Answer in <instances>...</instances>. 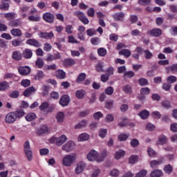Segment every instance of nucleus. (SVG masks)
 Listing matches in <instances>:
<instances>
[{"label": "nucleus", "instance_id": "32", "mask_svg": "<svg viewBox=\"0 0 177 177\" xmlns=\"http://www.w3.org/2000/svg\"><path fill=\"white\" fill-rule=\"evenodd\" d=\"M149 115L150 112H149L147 110H143L138 114V115L140 116V118H142V120L147 119Z\"/></svg>", "mask_w": 177, "mask_h": 177}, {"label": "nucleus", "instance_id": "62", "mask_svg": "<svg viewBox=\"0 0 177 177\" xmlns=\"http://www.w3.org/2000/svg\"><path fill=\"white\" fill-rule=\"evenodd\" d=\"M146 175H147V171L142 169L141 171H140L137 174H136V177H145L146 176Z\"/></svg>", "mask_w": 177, "mask_h": 177}, {"label": "nucleus", "instance_id": "22", "mask_svg": "<svg viewBox=\"0 0 177 177\" xmlns=\"http://www.w3.org/2000/svg\"><path fill=\"white\" fill-rule=\"evenodd\" d=\"M121 120L122 121L118 124V127L120 128H124V127H127L128 124H129V120H128L127 117H122Z\"/></svg>", "mask_w": 177, "mask_h": 177}, {"label": "nucleus", "instance_id": "7", "mask_svg": "<svg viewBox=\"0 0 177 177\" xmlns=\"http://www.w3.org/2000/svg\"><path fill=\"white\" fill-rule=\"evenodd\" d=\"M87 159L88 161L95 160L97 161V162H100V160L99 159V153L95 150H92L88 153Z\"/></svg>", "mask_w": 177, "mask_h": 177}, {"label": "nucleus", "instance_id": "44", "mask_svg": "<svg viewBox=\"0 0 177 177\" xmlns=\"http://www.w3.org/2000/svg\"><path fill=\"white\" fill-rule=\"evenodd\" d=\"M104 93L106 95H109V96H111L113 93H114V88L112 86H109L104 90Z\"/></svg>", "mask_w": 177, "mask_h": 177}, {"label": "nucleus", "instance_id": "45", "mask_svg": "<svg viewBox=\"0 0 177 177\" xmlns=\"http://www.w3.org/2000/svg\"><path fill=\"white\" fill-rule=\"evenodd\" d=\"M22 42L20 39H15L11 41V45L15 47L20 46L21 45Z\"/></svg>", "mask_w": 177, "mask_h": 177}, {"label": "nucleus", "instance_id": "9", "mask_svg": "<svg viewBox=\"0 0 177 177\" xmlns=\"http://www.w3.org/2000/svg\"><path fill=\"white\" fill-rule=\"evenodd\" d=\"M85 167L86 165L84 162H80L76 165V167L75 169V173L76 175H80V174H82L84 170L85 169Z\"/></svg>", "mask_w": 177, "mask_h": 177}, {"label": "nucleus", "instance_id": "21", "mask_svg": "<svg viewBox=\"0 0 177 177\" xmlns=\"http://www.w3.org/2000/svg\"><path fill=\"white\" fill-rule=\"evenodd\" d=\"M23 57V55L20 51L15 50L12 53V59L19 62V60H21Z\"/></svg>", "mask_w": 177, "mask_h": 177}, {"label": "nucleus", "instance_id": "2", "mask_svg": "<svg viewBox=\"0 0 177 177\" xmlns=\"http://www.w3.org/2000/svg\"><path fill=\"white\" fill-rule=\"evenodd\" d=\"M77 156L75 153H71L69 155L65 156L62 159V164L64 167H71L75 162Z\"/></svg>", "mask_w": 177, "mask_h": 177}, {"label": "nucleus", "instance_id": "19", "mask_svg": "<svg viewBox=\"0 0 177 177\" xmlns=\"http://www.w3.org/2000/svg\"><path fill=\"white\" fill-rule=\"evenodd\" d=\"M63 64L65 67H71V66L75 64V60L71 58H67L64 60Z\"/></svg>", "mask_w": 177, "mask_h": 177}, {"label": "nucleus", "instance_id": "55", "mask_svg": "<svg viewBox=\"0 0 177 177\" xmlns=\"http://www.w3.org/2000/svg\"><path fill=\"white\" fill-rule=\"evenodd\" d=\"M171 84L169 83H163L162 88L164 91H166L167 92H169L171 91Z\"/></svg>", "mask_w": 177, "mask_h": 177}, {"label": "nucleus", "instance_id": "52", "mask_svg": "<svg viewBox=\"0 0 177 177\" xmlns=\"http://www.w3.org/2000/svg\"><path fill=\"white\" fill-rule=\"evenodd\" d=\"M19 95L20 94L18 91H14L9 94V96L12 99H17V97H19Z\"/></svg>", "mask_w": 177, "mask_h": 177}, {"label": "nucleus", "instance_id": "4", "mask_svg": "<svg viewBox=\"0 0 177 177\" xmlns=\"http://www.w3.org/2000/svg\"><path fill=\"white\" fill-rule=\"evenodd\" d=\"M75 149V142L69 140L62 146V150L66 153H71Z\"/></svg>", "mask_w": 177, "mask_h": 177}, {"label": "nucleus", "instance_id": "64", "mask_svg": "<svg viewBox=\"0 0 177 177\" xmlns=\"http://www.w3.org/2000/svg\"><path fill=\"white\" fill-rule=\"evenodd\" d=\"M167 70H171L173 73H176L177 71V64H175L171 66L167 67Z\"/></svg>", "mask_w": 177, "mask_h": 177}, {"label": "nucleus", "instance_id": "23", "mask_svg": "<svg viewBox=\"0 0 177 177\" xmlns=\"http://www.w3.org/2000/svg\"><path fill=\"white\" fill-rule=\"evenodd\" d=\"M55 75L57 78H59V80H64V78H66V73L62 69L55 71Z\"/></svg>", "mask_w": 177, "mask_h": 177}, {"label": "nucleus", "instance_id": "48", "mask_svg": "<svg viewBox=\"0 0 177 177\" xmlns=\"http://www.w3.org/2000/svg\"><path fill=\"white\" fill-rule=\"evenodd\" d=\"M138 3L142 6H148L151 3V0H138Z\"/></svg>", "mask_w": 177, "mask_h": 177}, {"label": "nucleus", "instance_id": "6", "mask_svg": "<svg viewBox=\"0 0 177 177\" xmlns=\"http://www.w3.org/2000/svg\"><path fill=\"white\" fill-rule=\"evenodd\" d=\"M67 140V136L65 135L61 136L59 138L53 137L51 139V142L55 143L57 146H62L64 143H65Z\"/></svg>", "mask_w": 177, "mask_h": 177}, {"label": "nucleus", "instance_id": "50", "mask_svg": "<svg viewBox=\"0 0 177 177\" xmlns=\"http://www.w3.org/2000/svg\"><path fill=\"white\" fill-rule=\"evenodd\" d=\"M97 53L99 56L104 57L105 55H107V50L104 48H100L97 50Z\"/></svg>", "mask_w": 177, "mask_h": 177}, {"label": "nucleus", "instance_id": "40", "mask_svg": "<svg viewBox=\"0 0 177 177\" xmlns=\"http://www.w3.org/2000/svg\"><path fill=\"white\" fill-rule=\"evenodd\" d=\"M177 81V77L174 75L169 76L167 79V84H169L170 85L172 84H175Z\"/></svg>", "mask_w": 177, "mask_h": 177}, {"label": "nucleus", "instance_id": "5", "mask_svg": "<svg viewBox=\"0 0 177 177\" xmlns=\"http://www.w3.org/2000/svg\"><path fill=\"white\" fill-rule=\"evenodd\" d=\"M74 16H76V17H78L79 20L83 23V24H89V19H88V17L85 16V14L81 11H75L73 13Z\"/></svg>", "mask_w": 177, "mask_h": 177}, {"label": "nucleus", "instance_id": "53", "mask_svg": "<svg viewBox=\"0 0 177 177\" xmlns=\"http://www.w3.org/2000/svg\"><path fill=\"white\" fill-rule=\"evenodd\" d=\"M35 66H37V67L39 68H42V67H44V60H42L41 58L37 59Z\"/></svg>", "mask_w": 177, "mask_h": 177}, {"label": "nucleus", "instance_id": "34", "mask_svg": "<svg viewBox=\"0 0 177 177\" xmlns=\"http://www.w3.org/2000/svg\"><path fill=\"white\" fill-rule=\"evenodd\" d=\"M4 18L7 20H15L16 18V13L15 12H8L4 14Z\"/></svg>", "mask_w": 177, "mask_h": 177}, {"label": "nucleus", "instance_id": "11", "mask_svg": "<svg viewBox=\"0 0 177 177\" xmlns=\"http://www.w3.org/2000/svg\"><path fill=\"white\" fill-rule=\"evenodd\" d=\"M26 44L30 45V46H34L35 48H41L42 44L36 39H28L26 41Z\"/></svg>", "mask_w": 177, "mask_h": 177}, {"label": "nucleus", "instance_id": "42", "mask_svg": "<svg viewBox=\"0 0 177 177\" xmlns=\"http://www.w3.org/2000/svg\"><path fill=\"white\" fill-rule=\"evenodd\" d=\"M104 67V64L103 62H99L95 65V70L98 73H102L103 72V68Z\"/></svg>", "mask_w": 177, "mask_h": 177}, {"label": "nucleus", "instance_id": "54", "mask_svg": "<svg viewBox=\"0 0 177 177\" xmlns=\"http://www.w3.org/2000/svg\"><path fill=\"white\" fill-rule=\"evenodd\" d=\"M44 50L45 52H50L52 50V45L49 43H45L44 44Z\"/></svg>", "mask_w": 177, "mask_h": 177}, {"label": "nucleus", "instance_id": "39", "mask_svg": "<svg viewBox=\"0 0 177 177\" xmlns=\"http://www.w3.org/2000/svg\"><path fill=\"white\" fill-rule=\"evenodd\" d=\"M85 78H86V74L80 73L76 80V82L77 84H81V82H82V81H85Z\"/></svg>", "mask_w": 177, "mask_h": 177}, {"label": "nucleus", "instance_id": "49", "mask_svg": "<svg viewBox=\"0 0 177 177\" xmlns=\"http://www.w3.org/2000/svg\"><path fill=\"white\" fill-rule=\"evenodd\" d=\"M138 84L141 86H145L146 85H149V81L145 78H140L138 80Z\"/></svg>", "mask_w": 177, "mask_h": 177}, {"label": "nucleus", "instance_id": "47", "mask_svg": "<svg viewBox=\"0 0 177 177\" xmlns=\"http://www.w3.org/2000/svg\"><path fill=\"white\" fill-rule=\"evenodd\" d=\"M9 4L8 3H5V1H1V4L0 5V9L1 10H9Z\"/></svg>", "mask_w": 177, "mask_h": 177}, {"label": "nucleus", "instance_id": "15", "mask_svg": "<svg viewBox=\"0 0 177 177\" xmlns=\"http://www.w3.org/2000/svg\"><path fill=\"white\" fill-rule=\"evenodd\" d=\"M43 19L47 23H53V21L55 20V15L52 13L47 12L44 14Z\"/></svg>", "mask_w": 177, "mask_h": 177}, {"label": "nucleus", "instance_id": "24", "mask_svg": "<svg viewBox=\"0 0 177 177\" xmlns=\"http://www.w3.org/2000/svg\"><path fill=\"white\" fill-rule=\"evenodd\" d=\"M35 93V88H34V86H30L24 91V96L28 97Z\"/></svg>", "mask_w": 177, "mask_h": 177}, {"label": "nucleus", "instance_id": "27", "mask_svg": "<svg viewBox=\"0 0 177 177\" xmlns=\"http://www.w3.org/2000/svg\"><path fill=\"white\" fill-rule=\"evenodd\" d=\"M8 26H10V27H20V26H21V21L19 19L10 21L8 23Z\"/></svg>", "mask_w": 177, "mask_h": 177}, {"label": "nucleus", "instance_id": "63", "mask_svg": "<svg viewBox=\"0 0 177 177\" xmlns=\"http://www.w3.org/2000/svg\"><path fill=\"white\" fill-rule=\"evenodd\" d=\"M169 8L171 13H177V6L175 4H171L169 6Z\"/></svg>", "mask_w": 177, "mask_h": 177}, {"label": "nucleus", "instance_id": "41", "mask_svg": "<svg viewBox=\"0 0 177 177\" xmlns=\"http://www.w3.org/2000/svg\"><path fill=\"white\" fill-rule=\"evenodd\" d=\"M122 91L123 92H124V93L131 94L132 93V86L127 84L122 88Z\"/></svg>", "mask_w": 177, "mask_h": 177}, {"label": "nucleus", "instance_id": "59", "mask_svg": "<svg viewBox=\"0 0 177 177\" xmlns=\"http://www.w3.org/2000/svg\"><path fill=\"white\" fill-rule=\"evenodd\" d=\"M144 53L145 59H151V57H153V53L149 50H144Z\"/></svg>", "mask_w": 177, "mask_h": 177}, {"label": "nucleus", "instance_id": "20", "mask_svg": "<svg viewBox=\"0 0 177 177\" xmlns=\"http://www.w3.org/2000/svg\"><path fill=\"white\" fill-rule=\"evenodd\" d=\"M46 132H49V128H48V126L43 125L41 126L39 129L37 131V135L41 136V135H44V133H46Z\"/></svg>", "mask_w": 177, "mask_h": 177}, {"label": "nucleus", "instance_id": "35", "mask_svg": "<svg viewBox=\"0 0 177 177\" xmlns=\"http://www.w3.org/2000/svg\"><path fill=\"white\" fill-rule=\"evenodd\" d=\"M159 145H165L168 142V138L164 135H160L158 137Z\"/></svg>", "mask_w": 177, "mask_h": 177}, {"label": "nucleus", "instance_id": "60", "mask_svg": "<svg viewBox=\"0 0 177 177\" xmlns=\"http://www.w3.org/2000/svg\"><path fill=\"white\" fill-rule=\"evenodd\" d=\"M103 117V113H102V112L98 111V112H95L93 114V118L95 120H100V118H102Z\"/></svg>", "mask_w": 177, "mask_h": 177}, {"label": "nucleus", "instance_id": "10", "mask_svg": "<svg viewBox=\"0 0 177 177\" xmlns=\"http://www.w3.org/2000/svg\"><path fill=\"white\" fill-rule=\"evenodd\" d=\"M147 34L151 37H161L162 35V30L158 28H156L147 32Z\"/></svg>", "mask_w": 177, "mask_h": 177}, {"label": "nucleus", "instance_id": "13", "mask_svg": "<svg viewBox=\"0 0 177 177\" xmlns=\"http://www.w3.org/2000/svg\"><path fill=\"white\" fill-rule=\"evenodd\" d=\"M68 103H70V97L67 95H62L59 100V104L62 107H66V106H68Z\"/></svg>", "mask_w": 177, "mask_h": 177}, {"label": "nucleus", "instance_id": "61", "mask_svg": "<svg viewBox=\"0 0 177 177\" xmlns=\"http://www.w3.org/2000/svg\"><path fill=\"white\" fill-rule=\"evenodd\" d=\"M30 84H31V82H30V80L27 79L23 80L21 82V85H22V86H24V88H27Z\"/></svg>", "mask_w": 177, "mask_h": 177}, {"label": "nucleus", "instance_id": "36", "mask_svg": "<svg viewBox=\"0 0 177 177\" xmlns=\"http://www.w3.org/2000/svg\"><path fill=\"white\" fill-rule=\"evenodd\" d=\"M124 156H125V151L120 149L115 152V160H120V158H122V157H124Z\"/></svg>", "mask_w": 177, "mask_h": 177}, {"label": "nucleus", "instance_id": "38", "mask_svg": "<svg viewBox=\"0 0 177 177\" xmlns=\"http://www.w3.org/2000/svg\"><path fill=\"white\" fill-rule=\"evenodd\" d=\"M56 119L57 122H63L64 121V113L63 112H59L56 115Z\"/></svg>", "mask_w": 177, "mask_h": 177}, {"label": "nucleus", "instance_id": "31", "mask_svg": "<svg viewBox=\"0 0 177 177\" xmlns=\"http://www.w3.org/2000/svg\"><path fill=\"white\" fill-rule=\"evenodd\" d=\"M162 176V171L160 169H155L151 171V177H161Z\"/></svg>", "mask_w": 177, "mask_h": 177}, {"label": "nucleus", "instance_id": "51", "mask_svg": "<svg viewBox=\"0 0 177 177\" xmlns=\"http://www.w3.org/2000/svg\"><path fill=\"white\" fill-rule=\"evenodd\" d=\"M28 19L30 21H39V15H36L35 16L30 15L28 17Z\"/></svg>", "mask_w": 177, "mask_h": 177}, {"label": "nucleus", "instance_id": "18", "mask_svg": "<svg viewBox=\"0 0 177 177\" xmlns=\"http://www.w3.org/2000/svg\"><path fill=\"white\" fill-rule=\"evenodd\" d=\"M22 56L25 59H31L32 57V50L30 48L25 49L22 53Z\"/></svg>", "mask_w": 177, "mask_h": 177}, {"label": "nucleus", "instance_id": "12", "mask_svg": "<svg viewBox=\"0 0 177 177\" xmlns=\"http://www.w3.org/2000/svg\"><path fill=\"white\" fill-rule=\"evenodd\" d=\"M113 19L115 21H124L125 18V13L120 12H116L112 15Z\"/></svg>", "mask_w": 177, "mask_h": 177}, {"label": "nucleus", "instance_id": "46", "mask_svg": "<svg viewBox=\"0 0 177 177\" xmlns=\"http://www.w3.org/2000/svg\"><path fill=\"white\" fill-rule=\"evenodd\" d=\"M151 115V117H153V118H155L156 120H160V118H161V113L157 111L152 112Z\"/></svg>", "mask_w": 177, "mask_h": 177}, {"label": "nucleus", "instance_id": "14", "mask_svg": "<svg viewBox=\"0 0 177 177\" xmlns=\"http://www.w3.org/2000/svg\"><path fill=\"white\" fill-rule=\"evenodd\" d=\"M39 38H44V39H52L55 35H53V32H41L39 34Z\"/></svg>", "mask_w": 177, "mask_h": 177}, {"label": "nucleus", "instance_id": "1", "mask_svg": "<svg viewBox=\"0 0 177 177\" xmlns=\"http://www.w3.org/2000/svg\"><path fill=\"white\" fill-rule=\"evenodd\" d=\"M26 115V112L22 109H16L15 111L9 112L5 117L6 124H13L17 119L22 118Z\"/></svg>", "mask_w": 177, "mask_h": 177}, {"label": "nucleus", "instance_id": "56", "mask_svg": "<svg viewBox=\"0 0 177 177\" xmlns=\"http://www.w3.org/2000/svg\"><path fill=\"white\" fill-rule=\"evenodd\" d=\"M140 93L142 95H149L150 93V88L148 87L142 88L140 89Z\"/></svg>", "mask_w": 177, "mask_h": 177}, {"label": "nucleus", "instance_id": "33", "mask_svg": "<svg viewBox=\"0 0 177 177\" xmlns=\"http://www.w3.org/2000/svg\"><path fill=\"white\" fill-rule=\"evenodd\" d=\"M160 164H162V160H153L150 162V167L151 168H157V167H158V165H160Z\"/></svg>", "mask_w": 177, "mask_h": 177}, {"label": "nucleus", "instance_id": "57", "mask_svg": "<svg viewBox=\"0 0 177 177\" xmlns=\"http://www.w3.org/2000/svg\"><path fill=\"white\" fill-rule=\"evenodd\" d=\"M87 15L88 17H95V9H93V8H90L87 10Z\"/></svg>", "mask_w": 177, "mask_h": 177}, {"label": "nucleus", "instance_id": "37", "mask_svg": "<svg viewBox=\"0 0 177 177\" xmlns=\"http://www.w3.org/2000/svg\"><path fill=\"white\" fill-rule=\"evenodd\" d=\"M9 88V83L8 82L4 81L0 82V91H6Z\"/></svg>", "mask_w": 177, "mask_h": 177}, {"label": "nucleus", "instance_id": "3", "mask_svg": "<svg viewBox=\"0 0 177 177\" xmlns=\"http://www.w3.org/2000/svg\"><path fill=\"white\" fill-rule=\"evenodd\" d=\"M24 153L27 157L28 161L32 160V151H31V147H30V142L26 141L24 145Z\"/></svg>", "mask_w": 177, "mask_h": 177}, {"label": "nucleus", "instance_id": "29", "mask_svg": "<svg viewBox=\"0 0 177 177\" xmlns=\"http://www.w3.org/2000/svg\"><path fill=\"white\" fill-rule=\"evenodd\" d=\"M87 124L88 122H86V120H82L79 124L75 126V129H82V128H85V127H86Z\"/></svg>", "mask_w": 177, "mask_h": 177}, {"label": "nucleus", "instance_id": "8", "mask_svg": "<svg viewBox=\"0 0 177 177\" xmlns=\"http://www.w3.org/2000/svg\"><path fill=\"white\" fill-rule=\"evenodd\" d=\"M39 109L46 113H52L55 110V106H49V103L44 102L39 106Z\"/></svg>", "mask_w": 177, "mask_h": 177}, {"label": "nucleus", "instance_id": "28", "mask_svg": "<svg viewBox=\"0 0 177 177\" xmlns=\"http://www.w3.org/2000/svg\"><path fill=\"white\" fill-rule=\"evenodd\" d=\"M85 95H86V92L84 90H77L75 93V96L77 99H84Z\"/></svg>", "mask_w": 177, "mask_h": 177}, {"label": "nucleus", "instance_id": "16", "mask_svg": "<svg viewBox=\"0 0 177 177\" xmlns=\"http://www.w3.org/2000/svg\"><path fill=\"white\" fill-rule=\"evenodd\" d=\"M18 71L21 75H28L31 69L28 66H21L19 68Z\"/></svg>", "mask_w": 177, "mask_h": 177}, {"label": "nucleus", "instance_id": "43", "mask_svg": "<svg viewBox=\"0 0 177 177\" xmlns=\"http://www.w3.org/2000/svg\"><path fill=\"white\" fill-rule=\"evenodd\" d=\"M135 77V73L133 71H126L124 73V78H132Z\"/></svg>", "mask_w": 177, "mask_h": 177}, {"label": "nucleus", "instance_id": "17", "mask_svg": "<svg viewBox=\"0 0 177 177\" xmlns=\"http://www.w3.org/2000/svg\"><path fill=\"white\" fill-rule=\"evenodd\" d=\"M10 32L11 35H12V37H20L23 35V32H21V30L19 28H12L10 30Z\"/></svg>", "mask_w": 177, "mask_h": 177}, {"label": "nucleus", "instance_id": "25", "mask_svg": "<svg viewBox=\"0 0 177 177\" xmlns=\"http://www.w3.org/2000/svg\"><path fill=\"white\" fill-rule=\"evenodd\" d=\"M37 118V115L35 113L30 112L25 116V120L28 122L34 121Z\"/></svg>", "mask_w": 177, "mask_h": 177}, {"label": "nucleus", "instance_id": "26", "mask_svg": "<svg viewBox=\"0 0 177 177\" xmlns=\"http://www.w3.org/2000/svg\"><path fill=\"white\" fill-rule=\"evenodd\" d=\"M89 140V136L86 133H83L79 135L77 138L78 142H85L86 140Z\"/></svg>", "mask_w": 177, "mask_h": 177}, {"label": "nucleus", "instance_id": "30", "mask_svg": "<svg viewBox=\"0 0 177 177\" xmlns=\"http://www.w3.org/2000/svg\"><path fill=\"white\" fill-rule=\"evenodd\" d=\"M119 55L124 56V57H129L131 55V50L128 49H122L119 51Z\"/></svg>", "mask_w": 177, "mask_h": 177}, {"label": "nucleus", "instance_id": "58", "mask_svg": "<svg viewBox=\"0 0 177 177\" xmlns=\"http://www.w3.org/2000/svg\"><path fill=\"white\" fill-rule=\"evenodd\" d=\"M147 153L149 157H156V156H157V153H156V151H154V149H153L152 148H149L147 150Z\"/></svg>", "mask_w": 177, "mask_h": 177}]
</instances>
